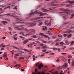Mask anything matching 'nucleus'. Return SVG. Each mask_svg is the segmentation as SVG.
Masks as SVG:
<instances>
[{"mask_svg":"<svg viewBox=\"0 0 74 74\" xmlns=\"http://www.w3.org/2000/svg\"><path fill=\"white\" fill-rule=\"evenodd\" d=\"M15 29H16L17 30H22V29H24L26 32H29L30 34H26V35H28V36H29V35H32L33 34L35 33V30L34 29H26L23 27V26L21 25L19 26V27L18 26H15L14 27Z\"/></svg>","mask_w":74,"mask_h":74,"instance_id":"f257e3e1","label":"nucleus"},{"mask_svg":"<svg viewBox=\"0 0 74 74\" xmlns=\"http://www.w3.org/2000/svg\"><path fill=\"white\" fill-rule=\"evenodd\" d=\"M61 11H64V12H62V15H64L65 14H70V13H73L74 12V11L71 12L69 10H67V9H63L62 8L60 10Z\"/></svg>","mask_w":74,"mask_h":74,"instance_id":"f03ea898","label":"nucleus"},{"mask_svg":"<svg viewBox=\"0 0 74 74\" xmlns=\"http://www.w3.org/2000/svg\"><path fill=\"white\" fill-rule=\"evenodd\" d=\"M38 11H37V10L35 11L34 12H32L31 13H30V14H29V16H30L31 17H32V16L33 15H34V14H37V13H38V14H40V16H42V15H43L44 14H45L46 15H47V14L45 13V14H44V13H42L41 12H37Z\"/></svg>","mask_w":74,"mask_h":74,"instance_id":"7ed1b4c3","label":"nucleus"},{"mask_svg":"<svg viewBox=\"0 0 74 74\" xmlns=\"http://www.w3.org/2000/svg\"><path fill=\"white\" fill-rule=\"evenodd\" d=\"M26 25L28 26V27H32V26H34L36 25V23L34 21L33 23H25Z\"/></svg>","mask_w":74,"mask_h":74,"instance_id":"20e7f679","label":"nucleus"},{"mask_svg":"<svg viewBox=\"0 0 74 74\" xmlns=\"http://www.w3.org/2000/svg\"><path fill=\"white\" fill-rule=\"evenodd\" d=\"M35 72H32L33 74H45V73L44 72V71H42L41 72L40 71L38 73V70L37 69H36L35 71Z\"/></svg>","mask_w":74,"mask_h":74,"instance_id":"39448f33","label":"nucleus"},{"mask_svg":"<svg viewBox=\"0 0 74 74\" xmlns=\"http://www.w3.org/2000/svg\"><path fill=\"white\" fill-rule=\"evenodd\" d=\"M68 66V64L67 63H65L62 66H61L60 67L58 68V69H66L67 67Z\"/></svg>","mask_w":74,"mask_h":74,"instance_id":"423d86ee","label":"nucleus"},{"mask_svg":"<svg viewBox=\"0 0 74 74\" xmlns=\"http://www.w3.org/2000/svg\"><path fill=\"white\" fill-rule=\"evenodd\" d=\"M39 63H37L36 64L35 66H38V68L39 69H41V67L43 66V64H40L39 65H38V64H39Z\"/></svg>","mask_w":74,"mask_h":74,"instance_id":"0eeeda50","label":"nucleus"},{"mask_svg":"<svg viewBox=\"0 0 74 74\" xmlns=\"http://www.w3.org/2000/svg\"><path fill=\"white\" fill-rule=\"evenodd\" d=\"M39 35L40 36H42V37L44 36V37H45L46 38H48V36H47L46 35H44V34H43V33L40 34H39Z\"/></svg>","mask_w":74,"mask_h":74,"instance_id":"6e6552de","label":"nucleus"},{"mask_svg":"<svg viewBox=\"0 0 74 74\" xmlns=\"http://www.w3.org/2000/svg\"><path fill=\"white\" fill-rule=\"evenodd\" d=\"M11 16L12 17H14V18H16V19H17V20H19V21H22V19H19L18 18H18V16H15L14 15H11Z\"/></svg>","mask_w":74,"mask_h":74,"instance_id":"1a4fd4ad","label":"nucleus"},{"mask_svg":"<svg viewBox=\"0 0 74 74\" xmlns=\"http://www.w3.org/2000/svg\"><path fill=\"white\" fill-rule=\"evenodd\" d=\"M45 24L46 25H47V26H51V24L49 23H48V21H45Z\"/></svg>","mask_w":74,"mask_h":74,"instance_id":"9d476101","label":"nucleus"},{"mask_svg":"<svg viewBox=\"0 0 74 74\" xmlns=\"http://www.w3.org/2000/svg\"><path fill=\"white\" fill-rule=\"evenodd\" d=\"M42 10L43 12H47V11H49V10H47L45 9L44 8H42Z\"/></svg>","mask_w":74,"mask_h":74,"instance_id":"9b49d317","label":"nucleus"},{"mask_svg":"<svg viewBox=\"0 0 74 74\" xmlns=\"http://www.w3.org/2000/svg\"><path fill=\"white\" fill-rule=\"evenodd\" d=\"M29 42L28 40H24L23 42V44H26L27 42Z\"/></svg>","mask_w":74,"mask_h":74,"instance_id":"f8f14e48","label":"nucleus"},{"mask_svg":"<svg viewBox=\"0 0 74 74\" xmlns=\"http://www.w3.org/2000/svg\"><path fill=\"white\" fill-rule=\"evenodd\" d=\"M37 34H36V35L33 36H31V37H32V38H38V36H37Z\"/></svg>","mask_w":74,"mask_h":74,"instance_id":"ddd939ff","label":"nucleus"},{"mask_svg":"<svg viewBox=\"0 0 74 74\" xmlns=\"http://www.w3.org/2000/svg\"><path fill=\"white\" fill-rule=\"evenodd\" d=\"M2 23H3L4 25H5V23H7V22L6 21H2Z\"/></svg>","mask_w":74,"mask_h":74,"instance_id":"4468645a","label":"nucleus"},{"mask_svg":"<svg viewBox=\"0 0 74 74\" xmlns=\"http://www.w3.org/2000/svg\"><path fill=\"white\" fill-rule=\"evenodd\" d=\"M67 2L68 3H74V1H69Z\"/></svg>","mask_w":74,"mask_h":74,"instance_id":"2eb2a0df","label":"nucleus"},{"mask_svg":"<svg viewBox=\"0 0 74 74\" xmlns=\"http://www.w3.org/2000/svg\"><path fill=\"white\" fill-rule=\"evenodd\" d=\"M47 45L44 46L42 47L41 48L42 49H45V48H47Z\"/></svg>","mask_w":74,"mask_h":74,"instance_id":"dca6fc26","label":"nucleus"},{"mask_svg":"<svg viewBox=\"0 0 74 74\" xmlns=\"http://www.w3.org/2000/svg\"><path fill=\"white\" fill-rule=\"evenodd\" d=\"M40 18H43V17H41L36 18H34V20H37V19H40Z\"/></svg>","mask_w":74,"mask_h":74,"instance_id":"f3484780","label":"nucleus"},{"mask_svg":"<svg viewBox=\"0 0 74 74\" xmlns=\"http://www.w3.org/2000/svg\"><path fill=\"white\" fill-rule=\"evenodd\" d=\"M39 26H41V25H42L43 24L40 21L39 22Z\"/></svg>","mask_w":74,"mask_h":74,"instance_id":"a211bd4d","label":"nucleus"},{"mask_svg":"<svg viewBox=\"0 0 74 74\" xmlns=\"http://www.w3.org/2000/svg\"><path fill=\"white\" fill-rule=\"evenodd\" d=\"M65 42L66 44L67 45H69V44H70V43H69L67 41H65Z\"/></svg>","mask_w":74,"mask_h":74,"instance_id":"6ab92c4d","label":"nucleus"},{"mask_svg":"<svg viewBox=\"0 0 74 74\" xmlns=\"http://www.w3.org/2000/svg\"><path fill=\"white\" fill-rule=\"evenodd\" d=\"M13 48H15V49H18V50L21 49L20 48H18L15 46H14L13 47Z\"/></svg>","mask_w":74,"mask_h":74,"instance_id":"aec40b11","label":"nucleus"},{"mask_svg":"<svg viewBox=\"0 0 74 74\" xmlns=\"http://www.w3.org/2000/svg\"><path fill=\"white\" fill-rule=\"evenodd\" d=\"M3 20H5V21H8L9 22H10V20H9L7 18H4L3 19Z\"/></svg>","mask_w":74,"mask_h":74,"instance_id":"412c9836","label":"nucleus"},{"mask_svg":"<svg viewBox=\"0 0 74 74\" xmlns=\"http://www.w3.org/2000/svg\"><path fill=\"white\" fill-rule=\"evenodd\" d=\"M71 16L70 17V18L72 19V18H73V16H74V14H71Z\"/></svg>","mask_w":74,"mask_h":74,"instance_id":"4be33fe9","label":"nucleus"},{"mask_svg":"<svg viewBox=\"0 0 74 74\" xmlns=\"http://www.w3.org/2000/svg\"><path fill=\"white\" fill-rule=\"evenodd\" d=\"M14 10H15L16 11L18 10V8H17V6H16L15 7L13 8Z\"/></svg>","mask_w":74,"mask_h":74,"instance_id":"5701e85b","label":"nucleus"},{"mask_svg":"<svg viewBox=\"0 0 74 74\" xmlns=\"http://www.w3.org/2000/svg\"><path fill=\"white\" fill-rule=\"evenodd\" d=\"M73 36L72 34H70L68 36V38H70Z\"/></svg>","mask_w":74,"mask_h":74,"instance_id":"b1692460","label":"nucleus"},{"mask_svg":"<svg viewBox=\"0 0 74 74\" xmlns=\"http://www.w3.org/2000/svg\"><path fill=\"white\" fill-rule=\"evenodd\" d=\"M47 27H45L44 28H42V30H47Z\"/></svg>","mask_w":74,"mask_h":74,"instance_id":"393cba45","label":"nucleus"},{"mask_svg":"<svg viewBox=\"0 0 74 74\" xmlns=\"http://www.w3.org/2000/svg\"><path fill=\"white\" fill-rule=\"evenodd\" d=\"M72 66H74V61H73L72 62Z\"/></svg>","mask_w":74,"mask_h":74,"instance_id":"a878e982","label":"nucleus"},{"mask_svg":"<svg viewBox=\"0 0 74 74\" xmlns=\"http://www.w3.org/2000/svg\"><path fill=\"white\" fill-rule=\"evenodd\" d=\"M10 7H11V6H9L8 7H7L6 8H5L4 9V10H5V9H7V8H10Z\"/></svg>","mask_w":74,"mask_h":74,"instance_id":"bb28decb","label":"nucleus"},{"mask_svg":"<svg viewBox=\"0 0 74 74\" xmlns=\"http://www.w3.org/2000/svg\"><path fill=\"white\" fill-rule=\"evenodd\" d=\"M68 62L69 64H70V59H69L68 60Z\"/></svg>","mask_w":74,"mask_h":74,"instance_id":"cd10ccee","label":"nucleus"},{"mask_svg":"<svg viewBox=\"0 0 74 74\" xmlns=\"http://www.w3.org/2000/svg\"><path fill=\"white\" fill-rule=\"evenodd\" d=\"M10 15V13H8V14H3V16H4V15L7 16V15Z\"/></svg>","mask_w":74,"mask_h":74,"instance_id":"c85d7f7f","label":"nucleus"},{"mask_svg":"<svg viewBox=\"0 0 74 74\" xmlns=\"http://www.w3.org/2000/svg\"><path fill=\"white\" fill-rule=\"evenodd\" d=\"M24 33H25V32H21L19 33V34H24Z\"/></svg>","mask_w":74,"mask_h":74,"instance_id":"c756f323","label":"nucleus"},{"mask_svg":"<svg viewBox=\"0 0 74 74\" xmlns=\"http://www.w3.org/2000/svg\"><path fill=\"white\" fill-rule=\"evenodd\" d=\"M43 43H44L45 44H46L47 43H48V42H47V41H43Z\"/></svg>","mask_w":74,"mask_h":74,"instance_id":"7c9ffc66","label":"nucleus"},{"mask_svg":"<svg viewBox=\"0 0 74 74\" xmlns=\"http://www.w3.org/2000/svg\"><path fill=\"white\" fill-rule=\"evenodd\" d=\"M67 36V34H64L63 36H64V37H66V36Z\"/></svg>","mask_w":74,"mask_h":74,"instance_id":"2f4dec72","label":"nucleus"},{"mask_svg":"<svg viewBox=\"0 0 74 74\" xmlns=\"http://www.w3.org/2000/svg\"><path fill=\"white\" fill-rule=\"evenodd\" d=\"M61 54L62 55H66L67 54V53H62Z\"/></svg>","mask_w":74,"mask_h":74,"instance_id":"473e14b6","label":"nucleus"},{"mask_svg":"<svg viewBox=\"0 0 74 74\" xmlns=\"http://www.w3.org/2000/svg\"><path fill=\"white\" fill-rule=\"evenodd\" d=\"M19 37H20V38H23V39L25 38L23 37H22V36H19Z\"/></svg>","mask_w":74,"mask_h":74,"instance_id":"72a5a7b5","label":"nucleus"},{"mask_svg":"<svg viewBox=\"0 0 74 74\" xmlns=\"http://www.w3.org/2000/svg\"><path fill=\"white\" fill-rule=\"evenodd\" d=\"M60 60V59L59 58H58V59L56 60L57 62H59Z\"/></svg>","mask_w":74,"mask_h":74,"instance_id":"f704fd0d","label":"nucleus"},{"mask_svg":"<svg viewBox=\"0 0 74 74\" xmlns=\"http://www.w3.org/2000/svg\"><path fill=\"white\" fill-rule=\"evenodd\" d=\"M53 50H58V49H57V48H53Z\"/></svg>","mask_w":74,"mask_h":74,"instance_id":"c9c22d12","label":"nucleus"},{"mask_svg":"<svg viewBox=\"0 0 74 74\" xmlns=\"http://www.w3.org/2000/svg\"><path fill=\"white\" fill-rule=\"evenodd\" d=\"M44 44H41L40 45V47H42V46H44Z\"/></svg>","mask_w":74,"mask_h":74,"instance_id":"e433bc0d","label":"nucleus"},{"mask_svg":"<svg viewBox=\"0 0 74 74\" xmlns=\"http://www.w3.org/2000/svg\"><path fill=\"white\" fill-rule=\"evenodd\" d=\"M60 74H64V73H63V71L62 70L61 71V73H60Z\"/></svg>","mask_w":74,"mask_h":74,"instance_id":"4c0bfd02","label":"nucleus"},{"mask_svg":"<svg viewBox=\"0 0 74 74\" xmlns=\"http://www.w3.org/2000/svg\"><path fill=\"white\" fill-rule=\"evenodd\" d=\"M74 41H72V42L71 43V45H73V44H74Z\"/></svg>","mask_w":74,"mask_h":74,"instance_id":"58836bf2","label":"nucleus"},{"mask_svg":"<svg viewBox=\"0 0 74 74\" xmlns=\"http://www.w3.org/2000/svg\"><path fill=\"white\" fill-rule=\"evenodd\" d=\"M33 60L34 61L35 60V56H34V55L33 56Z\"/></svg>","mask_w":74,"mask_h":74,"instance_id":"ea45409f","label":"nucleus"},{"mask_svg":"<svg viewBox=\"0 0 74 74\" xmlns=\"http://www.w3.org/2000/svg\"><path fill=\"white\" fill-rule=\"evenodd\" d=\"M63 18L64 19H66V16H63Z\"/></svg>","mask_w":74,"mask_h":74,"instance_id":"a19ab883","label":"nucleus"},{"mask_svg":"<svg viewBox=\"0 0 74 74\" xmlns=\"http://www.w3.org/2000/svg\"><path fill=\"white\" fill-rule=\"evenodd\" d=\"M46 51H47V49H45V50H42V52H46Z\"/></svg>","mask_w":74,"mask_h":74,"instance_id":"79ce46f5","label":"nucleus"},{"mask_svg":"<svg viewBox=\"0 0 74 74\" xmlns=\"http://www.w3.org/2000/svg\"><path fill=\"white\" fill-rule=\"evenodd\" d=\"M10 52L12 53V56H13V55H14V53L12 52V51H10Z\"/></svg>","mask_w":74,"mask_h":74,"instance_id":"37998d69","label":"nucleus"},{"mask_svg":"<svg viewBox=\"0 0 74 74\" xmlns=\"http://www.w3.org/2000/svg\"><path fill=\"white\" fill-rule=\"evenodd\" d=\"M60 44H61V45H63V44H64V43L62 42H60Z\"/></svg>","mask_w":74,"mask_h":74,"instance_id":"c03bdc74","label":"nucleus"},{"mask_svg":"<svg viewBox=\"0 0 74 74\" xmlns=\"http://www.w3.org/2000/svg\"><path fill=\"white\" fill-rule=\"evenodd\" d=\"M25 59V58H24H24L21 57V58H20V60H22V59Z\"/></svg>","mask_w":74,"mask_h":74,"instance_id":"a18cd8bd","label":"nucleus"},{"mask_svg":"<svg viewBox=\"0 0 74 74\" xmlns=\"http://www.w3.org/2000/svg\"><path fill=\"white\" fill-rule=\"evenodd\" d=\"M3 56L4 57H7V54H6L5 55H3Z\"/></svg>","mask_w":74,"mask_h":74,"instance_id":"49530a36","label":"nucleus"},{"mask_svg":"<svg viewBox=\"0 0 74 74\" xmlns=\"http://www.w3.org/2000/svg\"><path fill=\"white\" fill-rule=\"evenodd\" d=\"M53 71V70H52L50 71H49V72H51V73H53V72H52V71Z\"/></svg>","mask_w":74,"mask_h":74,"instance_id":"de8ad7c7","label":"nucleus"},{"mask_svg":"<svg viewBox=\"0 0 74 74\" xmlns=\"http://www.w3.org/2000/svg\"><path fill=\"white\" fill-rule=\"evenodd\" d=\"M72 5L71 4H70L69 5H67V6L68 7H70V6H71Z\"/></svg>","mask_w":74,"mask_h":74,"instance_id":"09e8293b","label":"nucleus"},{"mask_svg":"<svg viewBox=\"0 0 74 74\" xmlns=\"http://www.w3.org/2000/svg\"><path fill=\"white\" fill-rule=\"evenodd\" d=\"M14 39H15V40L16 41V40H17V38H16L15 37H14Z\"/></svg>","mask_w":74,"mask_h":74,"instance_id":"8fccbe9b","label":"nucleus"},{"mask_svg":"<svg viewBox=\"0 0 74 74\" xmlns=\"http://www.w3.org/2000/svg\"><path fill=\"white\" fill-rule=\"evenodd\" d=\"M59 45V44H58V43H56V46H58V45Z\"/></svg>","mask_w":74,"mask_h":74,"instance_id":"3c124183","label":"nucleus"},{"mask_svg":"<svg viewBox=\"0 0 74 74\" xmlns=\"http://www.w3.org/2000/svg\"><path fill=\"white\" fill-rule=\"evenodd\" d=\"M37 49H40V47H37L36 48Z\"/></svg>","mask_w":74,"mask_h":74,"instance_id":"603ef678","label":"nucleus"},{"mask_svg":"<svg viewBox=\"0 0 74 74\" xmlns=\"http://www.w3.org/2000/svg\"><path fill=\"white\" fill-rule=\"evenodd\" d=\"M8 28L10 30H11V27H8Z\"/></svg>","mask_w":74,"mask_h":74,"instance_id":"864d4df0","label":"nucleus"},{"mask_svg":"<svg viewBox=\"0 0 74 74\" xmlns=\"http://www.w3.org/2000/svg\"><path fill=\"white\" fill-rule=\"evenodd\" d=\"M59 74L57 72H55L54 74Z\"/></svg>","mask_w":74,"mask_h":74,"instance_id":"5fc2aeb1","label":"nucleus"},{"mask_svg":"<svg viewBox=\"0 0 74 74\" xmlns=\"http://www.w3.org/2000/svg\"><path fill=\"white\" fill-rule=\"evenodd\" d=\"M21 71H25V70L24 69H21Z\"/></svg>","mask_w":74,"mask_h":74,"instance_id":"6e6d98bb","label":"nucleus"},{"mask_svg":"<svg viewBox=\"0 0 74 74\" xmlns=\"http://www.w3.org/2000/svg\"><path fill=\"white\" fill-rule=\"evenodd\" d=\"M6 47V46L5 45H4L2 46V47Z\"/></svg>","mask_w":74,"mask_h":74,"instance_id":"4d7b16f0","label":"nucleus"},{"mask_svg":"<svg viewBox=\"0 0 74 74\" xmlns=\"http://www.w3.org/2000/svg\"><path fill=\"white\" fill-rule=\"evenodd\" d=\"M24 50L25 51H28V50H27V49H24Z\"/></svg>","mask_w":74,"mask_h":74,"instance_id":"13d9d810","label":"nucleus"},{"mask_svg":"<svg viewBox=\"0 0 74 74\" xmlns=\"http://www.w3.org/2000/svg\"><path fill=\"white\" fill-rule=\"evenodd\" d=\"M8 33H10V35H12V34H11V32H8Z\"/></svg>","mask_w":74,"mask_h":74,"instance_id":"bf43d9fd","label":"nucleus"},{"mask_svg":"<svg viewBox=\"0 0 74 74\" xmlns=\"http://www.w3.org/2000/svg\"><path fill=\"white\" fill-rule=\"evenodd\" d=\"M70 49H74V48L73 47H71L70 48Z\"/></svg>","mask_w":74,"mask_h":74,"instance_id":"052dcab7","label":"nucleus"},{"mask_svg":"<svg viewBox=\"0 0 74 74\" xmlns=\"http://www.w3.org/2000/svg\"><path fill=\"white\" fill-rule=\"evenodd\" d=\"M69 58H72V57H71V56H69L68 57Z\"/></svg>","mask_w":74,"mask_h":74,"instance_id":"680f3d73","label":"nucleus"},{"mask_svg":"<svg viewBox=\"0 0 74 74\" xmlns=\"http://www.w3.org/2000/svg\"><path fill=\"white\" fill-rule=\"evenodd\" d=\"M3 39H5V38H6V37H5L3 36Z\"/></svg>","mask_w":74,"mask_h":74,"instance_id":"e2e57ef3","label":"nucleus"},{"mask_svg":"<svg viewBox=\"0 0 74 74\" xmlns=\"http://www.w3.org/2000/svg\"><path fill=\"white\" fill-rule=\"evenodd\" d=\"M3 45V43H2L0 45V47H1V46H2V45Z\"/></svg>","mask_w":74,"mask_h":74,"instance_id":"0e129e2a","label":"nucleus"},{"mask_svg":"<svg viewBox=\"0 0 74 74\" xmlns=\"http://www.w3.org/2000/svg\"><path fill=\"white\" fill-rule=\"evenodd\" d=\"M58 50H58V51H60V49H58Z\"/></svg>","mask_w":74,"mask_h":74,"instance_id":"69168bd1","label":"nucleus"},{"mask_svg":"<svg viewBox=\"0 0 74 74\" xmlns=\"http://www.w3.org/2000/svg\"><path fill=\"white\" fill-rule=\"evenodd\" d=\"M7 5H11V4H9V3H8V4H7Z\"/></svg>","mask_w":74,"mask_h":74,"instance_id":"338daca9","label":"nucleus"},{"mask_svg":"<svg viewBox=\"0 0 74 74\" xmlns=\"http://www.w3.org/2000/svg\"><path fill=\"white\" fill-rule=\"evenodd\" d=\"M44 56V54H43V55H41L40 56Z\"/></svg>","mask_w":74,"mask_h":74,"instance_id":"774afa93","label":"nucleus"}]
</instances>
